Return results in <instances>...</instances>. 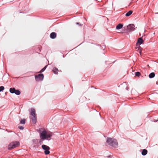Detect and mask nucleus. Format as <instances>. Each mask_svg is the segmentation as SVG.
Returning a JSON list of instances; mask_svg holds the SVG:
<instances>
[{"label": "nucleus", "mask_w": 158, "mask_h": 158, "mask_svg": "<svg viewBox=\"0 0 158 158\" xmlns=\"http://www.w3.org/2000/svg\"><path fill=\"white\" fill-rule=\"evenodd\" d=\"M39 131L40 132V138L42 140L48 139L52 135V133L51 132L47 131L44 129H40Z\"/></svg>", "instance_id": "obj_1"}, {"label": "nucleus", "mask_w": 158, "mask_h": 158, "mask_svg": "<svg viewBox=\"0 0 158 158\" xmlns=\"http://www.w3.org/2000/svg\"><path fill=\"white\" fill-rule=\"evenodd\" d=\"M106 142L109 145L114 147H116L118 145V143L116 140L110 138L107 139Z\"/></svg>", "instance_id": "obj_2"}, {"label": "nucleus", "mask_w": 158, "mask_h": 158, "mask_svg": "<svg viewBox=\"0 0 158 158\" xmlns=\"http://www.w3.org/2000/svg\"><path fill=\"white\" fill-rule=\"evenodd\" d=\"M20 145L19 142L18 141H13L11 142L8 146V149L11 150L18 147Z\"/></svg>", "instance_id": "obj_3"}, {"label": "nucleus", "mask_w": 158, "mask_h": 158, "mask_svg": "<svg viewBox=\"0 0 158 158\" xmlns=\"http://www.w3.org/2000/svg\"><path fill=\"white\" fill-rule=\"evenodd\" d=\"M42 148L43 149L45 150L44 152L45 154L48 155L50 153V148L48 146L45 145H43L42 146Z\"/></svg>", "instance_id": "obj_4"}, {"label": "nucleus", "mask_w": 158, "mask_h": 158, "mask_svg": "<svg viewBox=\"0 0 158 158\" xmlns=\"http://www.w3.org/2000/svg\"><path fill=\"white\" fill-rule=\"evenodd\" d=\"M135 26L133 24H130L127 27V31L129 32H131L135 30Z\"/></svg>", "instance_id": "obj_5"}, {"label": "nucleus", "mask_w": 158, "mask_h": 158, "mask_svg": "<svg viewBox=\"0 0 158 158\" xmlns=\"http://www.w3.org/2000/svg\"><path fill=\"white\" fill-rule=\"evenodd\" d=\"M44 76L43 74H40L35 76V79L37 81H42L44 78Z\"/></svg>", "instance_id": "obj_6"}, {"label": "nucleus", "mask_w": 158, "mask_h": 158, "mask_svg": "<svg viewBox=\"0 0 158 158\" xmlns=\"http://www.w3.org/2000/svg\"><path fill=\"white\" fill-rule=\"evenodd\" d=\"M30 114L32 117L36 116L35 111L34 109L33 108L31 109Z\"/></svg>", "instance_id": "obj_7"}, {"label": "nucleus", "mask_w": 158, "mask_h": 158, "mask_svg": "<svg viewBox=\"0 0 158 158\" xmlns=\"http://www.w3.org/2000/svg\"><path fill=\"white\" fill-rule=\"evenodd\" d=\"M143 42V40L141 38H139L136 44V46H137L138 45H139L142 44Z\"/></svg>", "instance_id": "obj_8"}, {"label": "nucleus", "mask_w": 158, "mask_h": 158, "mask_svg": "<svg viewBox=\"0 0 158 158\" xmlns=\"http://www.w3.org/2000/svg\"><path fill=\"white\" fill-rule=\"evenodd\" d=\"M50 37L52 39H55L56 36V33L54 32H52L50 34Z\"/></svg>", "instance_id": "obj_9"}, {"label": "nucleus", "mask_w": 158, "mask_h": 158, "mask_svg": "<svg viewBox=\"0 0 158 158\" xmlns=\"http://www.w3.org/2000/svg\"><path fill=\"white\" fill-rule=\"evenodd\" d=\"M31 119L33 123H35L36 122L37 118L36 116L32 117Z\"/></svg>", "instance_id": "obj_10"}, {"label": "nucleus", "mask_w": 158, "mask_h": 158, "mask_svg": "<svg viewBox=\"0 0 158 158\" xmlns=\"http://www.w3.org/2000/svg\"><path fill=\"white\" fill-rule=\"evenodd\" d=\"M135 49H137V51H139V53L140 54H141V52L142 51V48H141L139 46V45H138L137 46H136V47H135Z\"/></svg>", "instance_id": "obj_11"}, {"label": "nucleus", "mask_w": 158, "mask_h": 158, "mask_svg": "<svg viewBox=\"0 0 158 158\" xmlns=\"http://www.w3.org/2000/svg\"><path fill=\"white\" fill-rule=\"evenodd\" d=\"M52 71L55 74H58V72L59 71V70L58 69L56 68H54L52 70Z\"/></svg>", "instance_id": "obj_12"}, {"label": "nucleus", "mask_w": 158, "mask_h": 158, "mask_svg": "<svg viewBox=\"0 0 158 158\" xmlns=\"http://www.w3.org/2000/svg\"><path fill=\"white\" fill-rule=\"evenodd\" d=\"M148 152V151L146 149H143L142 152V154L143 156H145L146 155Z\"/></svg>", "instance_id": "obj_13"}, {"label": "nucleus", "mask_w": 158, "mask_h": 158, "mask_svg": "<svg viewBox=\"0 0 158 158\" xmlns=\"http://www.w3.org/2000/svg\"><path fill=\"white\" fill-rule=\"evenodd\" d=\"M123 27V25L121 24H119L116 26V29H120Z\"/></svg>", "instance_id": "obj_14"}, {"label": "nucleus", "mask_w": 158, "mask_h": 158, "mask_svg": "<svg viewBox=\"0 0 158 158\" xmlns=\"http://www.w3.org/2000/svg\"><path fill=\"white\" fill-rule=\"evenodd\" d=\"M155 76V74L154 73H150L149 75V77L150 78H152L154 77Z\"/></svg>", "instance_id": "obj_15"}, {"label": "nucleus", "mask_w": 158, "mask_h": 158, "mask_svg": "<svg viewBox=\"0 0 158 158\" xmlns=\"http://www.w3.org/2000/svg\"><path fill=\"white\" fill-rule=\"evenodd\" d=\"M132 13V10H130L127 12L125 15L126 16L128 17Z\"/></svg>", "instance_id": "obj_16"}, {"label": "nucleus", "mask_w": 158, "mask_h": 158, "mask_svg": "<svg viewBox=\"0 0 158 158\" xmlns=\"http://www.w3.org/2000/svg\"><path fill=\"white\" fill-rule=\"evenodd\" d=\"M15 88H10V92L11 93H14L15 92Z\"/></svg>", "instance_id": "obj_17"}, {"label": "nucleus", "mask_w": 158, "mask_h": 158, "mask_svg": "<svg viewBox=\"0 0 158 158\" xmlns=\"http://www.w3.org/2000/svg\"><path fill=\"white\" fill-rule=\"evenodd\" d=\"M20 92L19 90H16L15 89V93L17 95H19L20 94Z\"/></svg>", "instance_id": "obj_18"}, {"label": "nucleus", "mask_w": 158, "mask_h": 158, "mask_svg": "<svg viewBox=\"0 0 158 158\" xmlns=\"http://www.w3.org/2000/svg\"><path fill=\"white\" fill-rule=\"evenodd\" d=\"M141 75V74L139 72H137L135 73V75L136 76L139 77Z\"/></svg>", "instance_id": "obj_19"}, {"label": "nucleus", "mask_w": 158, "mask_h": 158, "mask_svg": "<svg viewBox=\"0 0 158 158\" xmlns=\"http://www.w3.org/2000/svg\"><path fill=\"white\" fill-rule=\"evenodd\" d=\"M25 119H22L20 121V123L21 124H24L25 123Z\"/></svg>", "instance_id": "obj_20"}, {"label": "nucleus", "mask_w": 158, "mask_h": 158, "mask_svg": "<svg viewBox=\"0 0 158 158\" xmlns=\"http://www.w3.org/2000/svg\"><path fill=\"white\" fill-rule=\"evenodd\" d=\"M4 89V87L3 86L0 87V92L2 91Z\"/></svg>", "instance_id": "obj_21"}, {"label": "nucleus", "mask_w": 158, "mask_h": 158, "mask_svg": "<svg viewBox=\"0 0 158 158\" xmlns=\"http://www.w3.org/2000/svg\"><path fill=\"white\" fill-rule=\"evenodd\" d=\"M47 66H45L40 71V72H43L46 69Z\"/></svg>", "instance_id": "obj_22"}, {"label": "nucleus", "mask_w": 158, "mask_h": 158, "mask_svg": "<svg viewBox=\"0 0 158 158\" xmlns=\"http://www.w3.org/2000/svg\"><path fill=\"white\" fill-rule=\"evenodd\" d=\"M18 128L19 129L21 130H23V127L22 126H19L18 127Z\"/></svg>", "instance_id": "obj_23"}, {"label": "nucleus", "mask_w": 158, "mask_h": 158, "mask_svg": "<svg viewBox=\"0 0 158 158\" xmlns=\"http://www.w3.org/2000/svg\"><path fill=\"white\" fill-rule=\"evenodd\" d=\"M76 24H78V25H80V26H81V25L80 24H79V23H76Z\"/></svg>", "instance_id": "obj_24"}, {"label": "nucleus", "mask_w": 158, "mask_h": 158, "mask_svg": "<svg viewBox=\"0 0 158 158\" xmlns=\"http://www.w3.org/2000/svg\"><path fill=\"white\" fill-rule=\"evenodd\" d=\"M36 141V140H33V142H35V141Z\"/></svg>", "instance_id": "obj_25"}, {"label": "nucleus", "mask_w": 158, "mask_h": 158, "mask_svg": "<svg viewBox=\"0 0 158 158\" xmlns=\"http://www.w3.org/2000/svg\"><path fill=\"white\" fill-rule=\"evenodd\" d=\"M128 88L127 87V90H128Z\"/></svg>", "instance_id": "obj_26"}]
</instances>
